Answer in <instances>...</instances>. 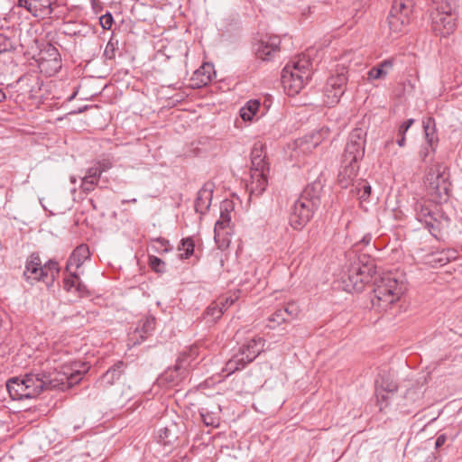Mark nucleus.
I'll list each match as a JSON object with an SVG mask.
<instances>
[{
  "mask_svg": "<svg viewBox=\"0 0 462 462\" xmlns=\"http://www.w3.org/2000/svg\"><path fill=\"white\" fill-rule=\"evenodd\" d=\"M328 137L327 130H319L295 142V156L300 154H309L313 152Z\"/></svg>",
  "mask_w": 462,
  "mask_h": 462,
  "instance_id": "nucleus-13",
  "label": "nucleus"
},
{
  "mask_svg": "<svg viewBox=\"0 0 462 462\" xmlns=\"http://www.w3.org/2000/svg\"><path fill=\"white\" fill-rule=\"evenodd\" d=\"M212 70L213 68L210 64H203L194 72L192 76V81L194 82V85L197 88H199L208 84L212 79Z\"/></svg>",
  "mask_w": 462,
  "mask_h": 462,
  "instance_id": "nucleus-25",
  "label": "nucleus"
},
{
  "mask_svg": "<svg viewBox=\"0 0 462 462\" xmlns=\"http://www.w3.org/2000/svg\"><path fill=\"white\" fill-rule=\"evenodd\" d=\"M195 244L191 238L182 239L181 245L179 247V250L184 251V253L180 254V257L182 259L189 258L194 252Z\"/></svg>",
  "mask_w": 462,
  "mask_h": 462,
  "instance_id": "nucleus-36",
  "label": "nucleus"
},
{
  "mask_svg": "<svg viewBox=\"0 0 462 462\" xmlns=\"http://www.w3.org/2000/svg\"><path fill=\"white\" fill-rule=\"evenodd\" d=\"M264 345L263 337H254L241 346L238 355L248 364L263 350Z\"/></svg>",
  "mask_w": 462,
  "mask_h": 462,
  "instance_id": "nucleus-17",
  "label": "nucleus"
},
{
  "mask_svg": "<svg viewBox=\"0 0 462 462\" xmlns=\"http://www.w3.org/2000/svg\"><path fill=\"white\" fill-rule=\"evenodd\" d=\"M406 290V284L400 275L384 273L375 283L373 307L379 311L388 310L402 299Z\"/></svg>",
  "mask_w": 462,
  "mask_h": 462,
  "instance_id": "nucleus-1",
  "label": "nucleus"
},
{
  "mask_svg": "<svg viewBox=\"0 0 462 462\" xmlns=\"http://www.w3.org/2000/svg\"><path fill=\"white\" fill-rule=\"evenodd\" d=\"M446 442V437L444 435H440L438 437L436 440V447H441Z\"/></svg>",
  "mask_w": 462,
  "mask_h": 462,
  "instance_id": "nucleus-45",
  "label": "nucleus"
},
{
  "mask_svg": "<svg viewBox=\"0 0 462 462\" xmlns=\"http://www.w3.org/2000/svg\"><path fill=\"white\" fill-rule=\"evenodd\" d=\"M282 311L291 319H296L300 314V307L294 302H288Z\"/></svg>",
  "mask_w": 462,
  "mask_h": 462,
  "instance_id": "nucleus-37",
  "label": "nucleus"
},
{
  "mask_svg": "<svg viewBox=\"0 0 462 462\" xmlns=\"http://www.w3.org/2000/svg\"><path fill=\"white\" fill-rule=\"evenodd\" d=\"M202 418H203V421L206 425H211L213 426L215 424V422L213 421L212 419H208V416L202 414Z\"/></svg>",
  "mask_w": 462,
  "mask_h": 462,
  "instance_id": "nucleus-47",
  "label": "nucleus"
},
{
  "mask_svg": "<svg viewBox=\"0 0 462 462\" xmlns=\"http://www.w3.org/2000/svg\"><path fill=\"white\" fill-rule=\"evenodd\" d=\"M64 289L71 293L76 294L81 298L88 295V290L84 284L79 281V278L75 273H70L64 278Z\"/></svg>",
  "mask_w": 462,
  "mask_h": 462,
  "instance_id": "nucleus-23",
  "label": "nucleus"
},
{
  "mask_svg": "<svg viewBox=\"0 0 462 462\" xmlns=\"http://www.w3.org/2000/svg\"><path fill=\"white\" fill-rule=\"evenodd\" d=\"M311 74V62L305 56L298 57L285 66L282 83L289 96H295L304 88Z\"/></svg>",
  "mask_w": 462,
  "mask_h": 462,
  "instance_id": "nucleus-3",
  "label": "nucleus"
},
{
  "mask_svg": "<svg viewBox=\"0 0 462 462\" xmlns=\"http://www.w3.org/2000/svg\"><path fill=\"white\" fill-rule=\"evenodd\" d=\"M89 369V365L81 361H69L55 368L52 373L43 375L48 389L69 388L82 379V375Z\"/></svg>",
  "mask_w": 462,
  "mask_h": 462,
  "instance_id": "nucleus-4",
  "label": "nucleus"
},
{
  "mask_svg": "<svg viewBox=\"0 0 462 462\" xmlns=\"http://www.w3.org/2000/svg\"><path fill=\"white\" fill-rule=\"evenodd\" d=\"M403 13L402 11H397L396 14H394V18L399 20V21H402V17L403 15ZM393 14V5L392 6V9L390 11V14L388 15V24H389V27L391 29H399V28H402V27H404L405 25H393V23H392V15Z\"/></svg>",
  "mask_w": 462,
  "mask_h": 462,
  "instance_id": "nucleus-41",
  "label": "nucleus"
},
{
  "mask_svg": "<svg viewBox=\"0 0 462 462\" xmlns=\"http://www.w3.org/2000/svg\"><path fill=\"white\" fill-rule=\"evenodd\" d=\"M237 299L238 295L234 293L233 295L220 299L218 302H223L225 304V308L226 310L229 306L234 304L237 300Z\"/></svg>",
  "mask_w": 462,
  "mask_h": 462,
  "instance_id": "nucleus-42",
  "label": "nucleus"
},
{
  "mask_svg": "<svg viewBox=\"0 0 462 462\" xmlns=\"http://www.w3.org/2000/svg\"><path fill=\"white\" fill-rule=\"evenodd\" d=\"M372 188L367 180H359L356 185L355 192L358 199L363 202L366 201L371 195Z\"/></svg>",
  "mask_w": 462,
  "mask_h": 462,
  "instance_id": "nucleus-31",
  "label": "nucleus"
},
{
  "mask_svg": "<svg viewBox=\"0 0 462 462\" xmlns=\"http://www.w3.org/2000/svg\"><path fill=\"white\" fill-rule=\"evenodd\" d=\"M392 67L393 63L391 60H384L381 62L377 67H374L369 70L368 79L372 80L383 79L387 76Z\"/></svg>",
  "mask_w": 462,
  "mask_h": 462,
  "instance_id": "nucleus-28",
  "label": "nucleus"
},
{
  "mask_svg": "<svg viewBox=\"0 0 462 462\" xmlns=\"http://www.w3.org/2000/svg\"><path fill=\"white\" fill-rule=\"evenodd\" d=\"M58 273L59 267L56 262L50 261L42 265L41 259L34 255L29 257L23 272L25 279L31 283L44 278L53 279Z\"/></svg>",
  "mask_w": 462,
  "mask_h": 462,
  "instance_id": "nucleus-9",
  "label": "nucleus"
},
{
  "mask_svg": "<svg viewBox=\"0 0 462 462\" xmlns=\"http://www.w3.org/2000/svg\"><path fill=\"white\" fill-rule=\"evenodd\" d=\"M38 66L42 73L53 76L61 68V59L58 50L49 45L39 54Z\"/></svg>",
  "mask_w": 462,
  "mask_h": 462,
  "instance_id": "nucleus-12",
  "label": "nucleus"
},
{
  "mask_svg": "<svg viewBox=\"0 0 462 462\" xmlns=\"http://www.w3.org/2000/svg\"><path fill=\"white\" fill-rule=\"evenodd\" d=\"M280 40L277 36H269L258 42L256 55L261 60H269L273 53L279 51Z\"/></svg>",
  "mask_w": 462,
  "mask_h": 462,
  "instance_id": "nucleus-19",
  "label": "nucleus"
},
{
  "mask_svg": "<svg viewBox=\"0 0 462 462\" xmlns=\"http://www.w3.org/2000/svg\"><path fill=\"white\" fill-rule=\"evenodd\" d=\"M105 171L104 168L93 167L88 169L86 176L82 180L81 188L85 191H91L97 184L101 173Z\"/></svg>",
  "mask_w": 462,
  "mask_h": 462,
  "instance_id": "nucleus-26",
  "label": "nucleus"
},
{
  "mask_svg": "<svg viewBox=\"0 0 462 462\" xmlns=\"http://www.w3.org/2000/svg\"><path fill=\"white\" fill-rule=\"evenodd\" d=\"M414 5V0H394L393 4V14H396L397 11H402L404 13L402 21L395 19L394 14H393L392 23H393V25H410Z\"/></svg>",
  "mask_w": 462,
  "mask_h": 462,
  "instance_id": "nucleus-18",
  "label": "nucleus"
},
{
  "mask_svg": "<svg viewBox=\"0 0 462 462\" xmlns=\"http://www.w3.org/2000/svg\"><path fill=\"white\" fill-rule=\"evenodd\" d=\"M6 388L11 398L14 400L34 398L43 389H48L44 377H40L36 374H26L22 378H12L7 381Z\"/></svg>",
  "mask_w": 462,
  "mask_h": 462,
  "instance_id": "nucleus-7",
  "label": "nucleus"
},
{
  "mask_svg": "<svg viewBox=\"0 0 462 462\" xmlns=\"http://www.w3.org/2000/svg\"><path fill=\"white\" fill-rule=\"evenodd\" d=\"M371 237L369 236H366L363 238L362 242H364L365 245H368L370 243Z\"/></svg>",
  "mask_w": 462,
  "mask_h": 462,
  "instance_id": "nucleus-48",
  "label": "nucleus"
},
{
  "mask_svg": "<svg viewBox=\"0 0 462 462\" xmlns=\"http://www.w3.org/2000/svg\"><path fill=\"white\" fill-rule=\"evenodd\" d=\"M413 123V119H409L405 123H403L399 128L398 134L405 135L406 132L409 130V128L412 125Z\"/></svg>",
  "mask_w": 462,
  "mask_h": 462,
  "instance_id": "nucleus-43",
  "label": "nucleus"
},
{
  "mask_svg": "<svg viewBox=\"0 0 462 462\" xmlns=\"http://www.w3.org/2000/svg\"><path fill=\"white\" fill-rule=\"evenodd\" d=\"M268 167L263 152V144L255 143L252 151V168Z\"/></svg>",
  "mask_w": 462,
  "mask_h": 462,
  "instance_id": "nucleus-29",
  "label": "nucleus"
},
{
  "mask_svg": "<svg viewBox=\"0 0 462 462\" xmlns=\"http://www.w3.org/2000/svg\"><path fill=\"white\" fill-rule=\"evenodd\" d=\"M89 257L88 247L85 245L78 246L69 259L67 269L70 271L73 267L78 269Z\"/></svg>",
  "mask_w": 462,
  "mask_h": 462,
  "instance_id": "nucleus-24",
  "label": "nucleus"
},
{
  "mask_svg": "<svg viewBox=\"0 0 462 462\" xmlns=\"http://www.w3.org/2000/svg\"><path fill=\"white\" fill-rule=\"evenodd\" d=\"M437 206L430 205L428 207L425 203L420 202L417 208L418 219L424 223L429 228H435L437 218L435 210Z\"/></svg>",
  "mask_w": 462,
  "mask_h": 462,
  "instance_id": "nucleus-22",
  "label": "nucleus"
},
{
  "mask_svg": "<svg viewBox=\"0 0 462 462\" xmlns=\"http://www.w3.org/2000/svg\"><path fill=\"white\" fill-rule=\"evenodd\" d=\"M5 98V93L0 90V101H2Z\"/></svg>",
  "mask_w": 462,
  "mask_h": 462,
  "instance_id": "nucleus-49",
  "label": "nucleus"
},
{
  "mask_svg": "<svg viewBox=\"0 0 462 462\" xmlns=\"http://www.w3.org/2000/svg\"><path fill=\"white\" fill-rule=\"evenodd\" d=\"M288 319H286L282 310H275L268 318V322L270 323L269 328L271 329H274L275 328L286 323Z\"/></svg>",
  "mask_w": 462,
  "mask_h": 462,
  "instance_id": "nucleus-32",
  "label": "nucleus"
},
{
  "mask_svg": "<svg viewBox=\"0 0 462 462\" xmlns=\"http://www.w3.org/2000/svg\"><path fill=\"white\" fill-rule=\"evenodd\" d=\"M268 172L269 167L251 168V181L248 184L251 193L260 195L265 190L268 184Z\"/></svg>",
  "mask_w": 462,
  "mask_h": 462,
  "instance_id": "nucleus-15",
  "label": "nucleus"
},
{
  "mask_svg": "<svg viewBox=\"0 0 462 462\" xmlns=\"http://www.w3.org/2000/svg\"><path fill=\"white\" fill-rule=\"evenodd\" d=\"M155 327V319L147 317L140 321L138 327L129 334V340L134 344L141 343Z\"/></svg>",
  "mask_w": 462,
  "mask_h": 462,
  "instance_id": "nucleus-20",
  "label": "nucleus"
},
{
  "mask_svg": "<svg viewBox=\"0 0 462 462\" xmlns=\"http://www.w3.org/2000/svg\"><path fill=\"white\" fill-rule=\"evenodd\" d=\"M315 203L306 196H300L293 204L290 213V225L296 230H301L311 219Z\"/></svg>",
  "mask_w": 462,
  "mask_h": 462,
  "instance_id": "nucleus-11",
  "label": "nucleus"
},
{
  "mask_svg": "<svg viewBox=\"0 0 462 462\" xmlns=\"http://www.w3.org/2000/svg\"><path fill=\"white\" fill-rule=\"evenodd\" d=\"M261 107V103L258 99L248 100L244 106L240 109V116L244 121L252 122L257 116Z\"/></svg>",
  "mask_w": 462,
  "mask_h": 462,
  "instance_id": "nucleus-27",
  "label": "nucleus"
},
{
  "mask_svg": "<svg viewBox=\"0 0 462 462\" xmlns=\"http://www.w3.org/2000/svg\"><path fill=\"white\" fill-rule=\"evenodd\" d=\"M233 210L234 205L232 201L225 200L221 203L220 217L214 228V239L220 249L226 248L231 241Z\"/></svg>",
  "mask_w": 462,
  "mask_h": 462,
  "instance_id": "nucleus-8",
  "label": "nucleus"
},
{
  "mask_svg": "<svg viewBox=\"0 0 462 462\" xmlns=\"http://www.w3.org/2000/svg\"><path fill=\"white\" fill-rule=\"evenodd\" d=\"M451 10L449 5L437 6L436 11L430 14L434 29H439L440 27H443V29H452L455 24L453 23L454 18L452 17Z\"/></svg>",
  "mask_w": 462,
  "mask_h": 462,
  "instance_id": "nucleus-16",
  "label": "nucleus"
},
{
  "mask_svg": "<svg viewBox=\"0 0 462 462\" xmlns=\"http://www.w3.org/2000/svg\"><path fill=\"white\" fill-rule=\"evenodd\" d=\"M399 139L397 140V143L399 146L403 147L405 145V135L398 134Z\"/></svg>",
  "mask_w": 462,
  "mask_h": 462,
  "instance_id": "nucleus-46",
  "label": "nucleus"
},
{
  "mask_svg": "<svg viewBox=\"0 0 462 462\" xmlns=\"http://www.w3.org/2000/svg\"><path fill=\"white\" fill-rule=\"evenodd\" d=\"M212 192L211 184H206L199 189L195 201V209L197 212L203 214L208 209L212 200Z\"/></svg>",
  "mask_w": 462,
  "mask_h": 462,
  "instance_id": "nucleus-21",
  "label": "nucleus"
},
{
  "mask_svg": "<svg viewBox=\"0 0 462 462\" xmlns=\"http://www.w3.org/2000/svg\"><path fill=\"white\" fill-rule=\"evenodd\" d=\"M225 311L226 308L223 302H214L207 309L206 318L209 322H216Z\"/></svg>",
  "mask_w": 462,
  "mask_h": 462,
  "instance_id": "nucleus-30",
  "label": "nucleus"
},
{
  "mask_svg": "<svg viewBox=\"0 0 462 462\" xmlns=\"http://www.w3.org/2000/svg\"><path fill=\"white\" fill-rule=\"evenodd\" d=\"M445 171L444 166L436 163L428 169L424 177V189L429 199L434 203L447 201L449 198L451 185Z\"/></svg>",
  "mask_w": 462,
  "mask_h": 462,
  "instance_id": "nucleus-6",
  "label": "nucleus"
},
{
  "mask_svg": "<svg viewBox=\"0 0 462 462\" xmlns=\"http://www.w3.org/2000/svg\"><path fill=\"white\" fill-rule=\"evenodd\" d=\"M391 143H393V140H389V141L385 143V146H388V145H390Z\"/></svg>",
  "mask_w": 462,
  "mask_h": 462,
  "instance_id": "nucleus-50",
  "label": "nucleus"
},
{
  "mask_svg": "<svg viewBox=\"0 0 462 462\" xmlns=\"http://www.w3.org/2000/svg\"><path fill=\"white\" fill-rule=\"evenodd\" d=\"M247 363L240 356V355L236 354L234 356L232 359H230L226 365V371L228 374H232L237 370L242 369Z\"/></svg>",
  "mask_w": 462,
  "mask_h": 462,
  "instance_id": "nucleus-33",
  "label": "nucleus"
},
{
  "mask_svg": "<svg viewBox=\"0 0 462 462\" xmlns=\"http://www.w3.org/2000/svg\"><path fill=\"white\" fill-rule=\"evenodd\" d=\"M113 21L114 19L110 13H106L99 17V24L102 29H111Z\"/></svg>",
  "mask_w": 462,
  "mask_h": 462,
  "instance_id": "nucleus-40",
  "label": "nucleus"
},
{
  "mask_svg": "<svg viewBox=\"0 0 462 462\" xmlns=\"http://www.w3.org/2000/svg\"><path fill=\"white\" fill-rule=\"evenodd\" d=\"M55 0H18L19 6L26 8L33 16L44 18L52 12Z\"/></svg>",
  "mask_w": 462,
  "mask_h": 462,
  "instance_id": "nucleus-14",
  "label": "nucleus"
},
{
  "mask_svg": "<svg viewBox=\"0 0 462 462\" xmlns=\"http://www.w3.org/2000/svg\"><path fill=\"white\" fill-rule=\"evenodd\" d=\"M121 376V372L117 368L108 370L103 376L101 383L104 386L112 385Z\"/></svg>",
  "mask_w": 462,
  "mask_h": 462,
  "instance_id": "nucleus-34",
  "label": "nucleus"
},
{
  "mask_svg": "<svg viewBox=\"0 0 462 462\" xmlns=\"http://www.w3.org/2000/svg\"><path fill=\"white\" fill-rule=\"evenodd\" d=\"M14 47V42L11 39L0 32V53L7 51Z\"/></svg>",
  "mask_w": 462,
  "mask_h": 462,
  "instance_id": "nucleus-38",
  "label": "nucleus"
},
{
  "mask_svg": "<svg viewBox=\"0 0 462 462\" xmlns=\"http://www.w3.org/2000/svg\"><path fill=\"white\" fill-rule=\"evenodd\" d=\"M149 264L156 273H162L163 271L164 263L157 256H150Z\"/></svg>",
  "mask_w": 462,
  "mask_h": 462,
  "instance_id": "nucleus-39",
  "label": "nucleus"
},
{
  "mask_svg": "<svg viewBox=\"0 0 462 462\" xmlns=\"http://www.w3.org/2000/svg\"><path fill=\"white\" fill-rule=\"evenodd\" d=\"M376 272L374 260L363 254L351 263L343 283L345 290L349 292H360L371 281Z\"/></svg>",
  "mask_w": 462,
  "mask_h": 462,
  "instance_id": "nucleus-5",
  "label": "nucleus"
},
{
  "mask_svg": "<svg viewBox=\"0 0 462 462\" xmlns=\"http://www.w3.org/2000/svg\"><path fill=\"white\" fill-rule=\"evenodd\" d=\"M365 132L361 128H356L350 134L343 155L344 162L347 165L338 177V181L343 187H346L357 173V162L362 160L365 154Z\"/></svg>",
  "mask_w": 462,
  "mask_h": 462,
  "instance_id": "nucleus-2",
  "label": "nucleus"
},
{
  "mask_svg": "<svg viewBox=\"0 0 462 462\" xmlns=\"http://www.w3.org/2000/svg\"><path fill=\"white\" fill-rule=\"evenodd\" d=\"M347 82L346 69L344 67L337 69L336 74L331 75L324 89V103L327 106L337 105L346 90Z\"/></svg>",
  "mask_w": 462,
  "mask_h": 462,
  "instance_id": "nucleus-10",
  "label": "nucleus"
},
{
  "mask_svg": "<svg viewBox=\"0 0 462 462\" xmlns=\"http://www.w3.org/2000/svg\"><path fill=\"white\" fill-rule=\"evenodd\" d=\"M432 143L430 145V143H428V145L425 146L420 152V157L422 161H425L426 158L429 156L430 152V147H431Z\"/></svg>",
  "mask_w": 462,
  "mask_h": 462,
  "instance_id": "nucleus-44",
  "label": "nucleus"
},
{
  "mask_svg": "<svg viewBox=\"0 0 462 462\" xmlns=\"http://www.w3.org/2000/svg\"><path fill=\"white\" fill-rule=\"evenodd\" d=\"M422 124L427 142L430 145L433 141V134L435 133V120L432 117H428L423 120Z\"/></svg>",
  "mask_w": 462,
  "mask_h": 462,
  "instance_id": "nucleus-35",
  "label": "nucleus"
}]
</instances>
